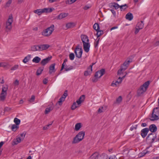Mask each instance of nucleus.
I'll list each match as a JSON object with an SVG mask.
<instances>
[{"label":"nucleus","mask_w":159,"mask_h":159,"mask_svg":"<svg viewBox=\"0 0 159 159\" xmlns=\"http://www.w3.org/2000/svg\"><path fill=\"white\" fill-rule=\"evenodd\" d=\"M20 137H19L16 138V139H14L13 141V145H16L18 143H20L21 141V139Z\"/></svg>","instance_id":"nucleus-24"},{"label":"nucleus","mask_w":159,"mask_h":159,"mask_svg":"<svg viewBox=\"0 0 159 159\" xmlns=\"http://www.w3.org/2000/svg\"><path fill=\"white\" fill-rule=\"evenodd\" d=\"M8 89V86L7 85H6L5 86L4 85L2 86V93H7V91Z\"/></svg>","instance_id":"nucleus-37"},{"label":"nucleus","mask_w":159,"mask_h":159,"mask_svg":"<svg viewBox=\"0 0 159 159\" xmlns=\"http://www.w3.org/2000/svg\"><path fill=\"white\" fill-rule=\"evenodd\" d=\"M31 57V56L30 55H28L26 57H25L24 59L23 60V62L25 63H26L30 60Z\"/></svg>","instance_id":"nucleus-28"},{"label":"nucleus","mask_w":159,"mask_h":159,"mask_svg":"<svg viewBox=\"0 0 159 159\" xmlns=\"http://www.w3.org/2000/svg\"><path fill=\"white\" fill-rule=\"evenodd\" d=\"M13 21V18L12 15L9 16L6 22L5 28L7 32L9 31L12 28V24Z\"/></svg>","instance_id":"nucleus-5"},{"label":"nucleus","mask_w":159,"mask_h":159,"mask_svg":"<svg viewBox=\"0 0 159 159\" xmlns=\"http://www.w3.org/2000/svg\"><path fill=\"white\" fill-rule=\"evenodd\" d=\"M103 34V31L102 30H98L97 31L96 35L97 36V38Z\"/></svg>","instance_id":"nucleus-38"},{"label":"nucleus","mask_w":159,"mask_h":159,"mask_svg":"<svg viewBox=\"0 0 159 159\" xmlns=\"http://www.w3.org/2000/svg\"><path fill=\"white\" fill-rule=\"evenodd\" d=\"M18 67H19L18 65H16L11 68V70H15L17 69L18 68Z\"/></svg>","instance_id":"nucleus-47"},{"label":"nucleus","mask_w":159,"mask_h":159,"mask_svg":"<svg viewBox=\"0 0 159 159\" xmlns=\"http://www.w3.org/2000/svg\"><path fill=\"white\" fill-rule=\"evenodd\" d=\"M76 103H77L76 102H74L72 105L71 106V109L72 110H75L76 108L77 107H79V106H77L76 104Z\"/></svg>","instance_id":"nucleus-39"},{"label":"nucleus","mask_w":159,"mask_h":159,"mask_svg":"<svg viewBox=\"0 0 159 159\" xmlns=\"http://www.w3.org/2000/svg\"><path fill=\"white\" fill-rule=\"evenodd\" d=\"M99 38L98 40L96 41V42L94 43V47L95 48H96L98 44L99 40Z\"/></svg>","instance_id":"nucleus-52"},{"label":"nucleus","mask_w":159,"mask_h":159,"mask_svg":"<svg viewBox=\"0 0 159 159\" xmlns=\"http://www.w3.org/2000/svg\"><path fill=\"white\" fill-rule=\"evenodd\" d=\"M77 0H67L66 2V3H68L69 4H71L75 2Z\"/></svg>","instance_id":"nucleus-48"},{"label":"nucleus","mask_w":159,"mask_h":159,"mask_svg":"<svg viewBox=\"0 0 159 159\" xmlns=\"http://www.w3.org/2000/svg\"><path fill=\"white\" fill-rule=\"evenodd\" d=\"M149 119L151 121L156 120L159 119V107L154 108L152 114L149 116Z\"/></svg>","instance_id":"nucleus-2"},{"label":"nucleus","mask_w":159,"mask_h":159,"mask_svg":"<svg viewBox=\"0 0 159 159\" xmlns=\"http://www.w3.org/2000/svg\"><path fill=\"white\" fill-rule=\"evenodd\" d=\"M39 51H41L48 49L50 47L49 45L48 44L38 45Z\"/></svg>","instance_id":"nucleus-12"},{"label":"nucleus","mask_w":159,"mask_h":159,"mask_svg":"<svg viewBox=\"0 0 159 159\" xmlns=\"http://www.w3.org/2000/svg\"><path fill=\"white\" fill-rule=\"evenodd\" d=\"M131 62L132 61H130L129 60H126L121 66L120 69L119 70V72H121V70L125 71L126 70L129 66V63Z\"/></svg>","instance_id":"nucleus-8"},{"label":"nucleus","mask_w":159,"mask_h":159,"mask_svg":"<svg viewBox=\"0 0 159 159\" xmlns=\"http://www.w3.org/2000/svg\"><path fill=\"white\" fill-rule=\"evenodd\" d=\"M75 25V23L73 22H70L66 24V27L68 29L72 28L74 27Z\"/></svg>","instance_id":"nucleus-23"},{"label":"nucleus","mask_w":159,"mask_h":159,"mask_svg":"<svg viewBox=\"0 0 159 159\" xmlns=\"http://www.w3.org/2000/svg\"><path fill=\"white\" fill-rule=\"evenodd\" d=\"M64 98L63 97H61L59 99V101L57 103H58L59 105H61L62 104V102L65 101Z\"/></svg>","instance_id":"nucleus-41"},{"label":"nucleus","mask_w":159,"mask_h":159,"mask_svg":"<svg viewBox=\"0 0 159 159\" xmlns=\"http://www.w3.org/2000/svg\"><path fill=\"white\" fill-rule=\"evenodd\" d=\"M109 159H117L115 156H112L110 157Z\"/></svg>","instance_id":"nucleus-63"},{"label":"nucleus","mask_w":159,"mask_h":159,"mask_svg":"<svg viewBox=\"0 0 159 159\" xmlns=\"http://www.w3.org/2000/svg\"><path fill=\"white\" fill-rule=\"evenodd\" d=\"M149 129L152 132L154 133L157 130V128L155 125L152 124L149 126Z\"/></svg>","instance_id":"nucleus-17"},{"label":"nucleus","mask_w":159,"mask_h":159,"mask_svg":"<svg viewBox=\"0 0 159 159\" xmlns=\"http://www.w3.org/2000/svg\"><path fill=\"white\" fill-rule=\"evenodd\" d=\"M84 131H81L79 132V133L73 138V140L72 141V143H76L81 141L84 139Z\"/></svg>","instance_id":"nucleus-3"},{"label":"nucleus","mask_w":159,"mask_h":159,"mask_svg":"<svg viewBox=\"0 0 159 159\" xmlns=\"http://www.w3.org/2000/svg\"><path fill=\"white\" fill-rule=\"evenodd\" d=\"M66 64V63H64V62H63L61 66V69L60 70L61 71L62 70L65 68V66Z\"/></svg>","instance_id":"nucleus-56"},{"label":"nucleus","mask_w":159,"mask_h":159,"mask_svg":"<svg viewBox=\"0 0 159 159\" xmlns=\"http://www.w3.org/2000/svg\"><path fill=\"white\" fill-rule=\"evenodd\" d=\"M103 108V107H102L101 108H99L98 110V111L99 113H101L102 112V109Z\"/></svg>","instance_id":"nucleus-60"},{"label":"nucleus","mask_w":159,"mask_h":159,"mask_svg":"<svg viewBox=\"0 0 159 159\" xmlns=\"http://www.w3.org/2000/svg\"><path fill=\"white\" fill-rule=\"evenodd\" d=\"M69 58L71 60H73L75 58V55L73 53H71L69 54Z\"/></svg>","instance_id":"nucleus-46"},{"label":"nucleus","mask_w":159,"mask_h":159,"mask_svg":"<svg viewBox=\"0 0 159 159\" xmlns=\"http://www.w3.org/2000/svg\"><path fill=\"white\" fill-rule=\"evenodd\" d=\"M122 100V97L120 96H119L118 98L116 100V102H114V103H120Z\"/></svg>","instance_id":"nucleus-44"},{"label":"nucleus","mask_w":159,"mask_h":159,"mask_svg":"<svg viewBox=\"0 0 159 159\" xmlns=\"http://www.w3.org/2000/svg\"><path fill=\"white\" fill-rule=\"evenodd\" d=\"M123 70H121V72H119V70L117 72V77L118 80H123L125 77L127 76V74L123 73Z\"/></svg>","instance_id":"nucleus-11"},{"label":"nucleus","mask_w":159,"mask_h":159,"mask_svg":"<svg viewBox=\"0 0 159 159\" xmlns=\"http://www.w3.org/2000/svg\"><path fill=\"white\" fill-rule=\"evenodd\" d=\"M52 57H48L47 58L43 59L41 61L40 64L42 66H44L48 63L52 58Z\"/></svg>","instance_id":"nucleus-13"},{"label":"nucleus","mask_w":159,"mask_h":159,"mask_svg":"<svg viewBox=\"0 0 159 159\" xmlns=\"http://www.w3.org/2000/svg\"><path fill=\"white\" fill-rule=\"evenodd\" d=\"M140 29H139L138 27H137L136 28L135 30L134 33L135 34H137L139 31Z\"/></svg>","instance_id":"nucleus-58"},{"label":"nucleus","mask_w":159,"mask_h":159,"mask_svg":"<svg viewBox=\"0 0 159 159\" xmlns=\"http://www.w3.org/2000/svg\"><path fill=\"white\" fill-rule=\"evenodd\" d=\"M137 127V125H135V126H132L130 129V130L131 131L133 130L134 129H136Z\"/></svg>","instance_id":"nucleus-50"},{"label":"nucleus","mask_w":159,"mask_h":159,"mask_svg":"<svg viewBox=\"0 0 159 159\" xmlns=\"http://www.w3.org/2000/svg\"><path fill=\"white\" fill-rule=\"evenodd\" d=\"M19 84V80H16L14 82V85L15 86H16L18 85Z\"/></svg>","instance_id":"nucleus-57"},{"label":"nucleus","mask_w":159,"mask_h":159,"mask_svg":"<svg viewBox=\"0 0 159 159\" xmlns=\"http://www.w3.org/2000/svg\"><path fill=\"white\" fill-rule=\"evenodd\" d=\"M144 26V23L143 21H141L139 22L137 25L136 27H138L140 29H142Z\"/></svg>","instance_id":"nucleus-25"},{"label":"nucleus","mask_w":159,"mask_h":159,"mask_svg":"<svg viewBox=\"0 0 159 159\" xmlns=\"http://www.w3.org/2000/svg\"><path fill=\"white\" fill-rule=\"evenodd\" d=\"M111 7H114L115 9H117L120 7V5L117 3L116 2L111 3Z\"/></svg>","instance_id":"nucleus-32"},{"label":"nucleus","mask_w":159,"mask_h":159,"mask_svg":"<svg viewBox=\"0 0 159 159\" xmlns=\"http://www.w3.org/2000/svg\"><path fill=\"white\" fill-rule=\"evenodd\" d=\"M26 134V133L25 132H24L20 134V136L21 137H22V139H23L24 138H25V135Z\"/></svg>","instance_id":"nucleus-54"},{"label":"nucleus","mask_w":159,"mask_h":159,"mask_svg":"<svg viewBox=\"0 0 159 159\" xmlns=\"http://www.w3.org/2000/svg\"><path fill=\"white\" fill-rule=\"evenodd\" d=\"M150 83V81L148 80L140 87L137 91V95L139 96H141L147 91Z\"/></svg>","instance_id":"nucleus-1"},{"label":"nucleus","mask_w":159,"mask_h":159,"mask_svg":"<svg viewBox=\"0 0 159 159\" xmlns=\"http://www.w3.org/2000/svg\"><path fill=\"white\" fill-rule=\"evenodd\" d=\"M77 48H76L77 49ZM78 50H75L74 52L75 54L76 57L79 58H80L82 57V55L83 53V49L81 47L80 49L78 48Z\"/></svg>","instance_id":"nucleus-10"},{"label":"nucleus","mask_w":159,"mask_h":159,"mask_svg":"<svg viewBox=\"0 0 159 159\" xmlns=\"http://www.w3.org/2000/svg\"><path fill=\"white\" fill-rule=\"evenodd\" d=\"M7 95V93H2L0 94V99L1 101H4L6 98Z\"/></svg>","instance_id":"nucleus-35"},{"label":"nucleus","mask_w":159,"mask_h":159,"mask_svg":"<svg viewBox=\"0 0 159 159\" xmlns=\"http://www.w3.org/2000/svg\"><path fill=\"white\" fill-rule=\"evenodd\" d=\"M41 59L39 57H35L32 60V61L36 63H39L41 61Z\"/></svg>","instance_id":"nucleus-29"},{"label":"nucleus","mask_w":159,"mask_h":159,"mask_svg":"<svg viewBox=\"0 0 159 159\" xmlns=\"http://www.w3.org/2000/svg\"><path fill=\"white\" fill-rule=\"evenodd\" d=\"M52 8H44L43 9H37L34 11V12L37 14L38 15H40L42 13L44 12H52Z\"/></svg>","instance_id":"nucleus-7"},{"label":"nucleus","mask_w":159,"mask_h":159,"mask_svg":"<svg viewBox=\"0 0 159 159\" xmlns=\"http://www.w3.org/2000/svg\"><path fill=\"white\" fill-rule=\"evenodd\" d=\"M54 25H52L50 27L44 30L42 32V35L47 37L49 36L54 31Z\"/></svg>","instance_id":"nucleus-4"},{"label":"nucleus","mask_w":159,"mask_h":159,"mask_svg":"<svg viewBox=\"0 0 159 159\" xmlns=\"http://www.w3.org/2000/svg\"><path fill=\"white\" fill-rule=\"evenodd\" d=\"M68 15L67 13H61L57 16V18L60 20L67 16Z\"/></svg>","instance_id":"nucleus-21"},{"label":"nucleus","mask_w":159,"mask_h":159,"mask_svg":"<svg viewBox=\"0 0 159 159\" xmlns=\"http://www.w3.org/2000/svg\"><path fill=\"white\" fill-rule=\"evenodd\" d=\"M110 11H111L112 13L113 14V15L114 16H115L116 15V11L113 10V9H111L110 10Z\"/></svg>","instance_id":"nucleus-59"},{"label":"nucleus","mask_w":159,"mask_h":159,"mask_svg":"<svg viewBox=\"0 0 159 159\" xmlns=\"http://www.w3.org/2000/svg\"><path fill=\"white\" fill-rule=\"evenodd\" d=\"M126 19L129 20H132L133 18V16L131 13L128 12L125 16Z\"/></svg>","instance_id":"nucleus-22"},{"label":"nucleus","mask_w":159,"mask_h":159,"mask_svg":"<svg viewBox=\"0 0 159 159\" xmlns=\"http://www.w3.org/2000/svg\"><path fill=\"white\" fill-rule=\"evenodd\" d=\"M90 7L89 6H86L84 7V10H87L90 8Z\"/></svg>","instance_id":"nucleus-61"},{"label":"nucleus","mask_w":159,"mask_h":159,"mask_svg":"<svg viewBox=\"0 0 159 159\" xmlns=\"http://www.w3.org/2000/svg\"><path fill=\"white\" fill-rule=\"evenodd\" d=\"M67 90H65L64 92V93L63 94L62 96L61 97H63V98H64V99L65 100L66 97L67 96Z\"/></svg>","instance_id":"nucleus-49"},{"label":"nucleus","mask_w":159,"mask_h":159,"mask_svg":"<svg viewBox=\"0 0 159 159\" xmlns=\"http://www.w3.org/2000/svg\"><path fill=\"white\" fill-rule=\"evenodd\" d=\"M83 44L84 50L86 52H88L89 51L90 47L89 43V42H87Z\"/></svg>","instance_id":"nucleus-15"},{"label":"nucleus","mask_w":159,"mask_h":159,"mask_svg":"<svg viewBox=\"0 0 159 159\" xmlns=\"http://www.w3.org/2000/svg\"><path fill=\"white\" fill-rule=\"evenodd\" d=\"M35 96L34 95H32L31 96V98L29 100V101L30 102H32L34 101V99H35Z\"/></svg>","instance_id":"nucleus-51"},{"label":"nucleus","mask_w":159,"mask_h":159,"mask_svg":"<svg viewBox=\"0 0 159 159\" xmlns=\"http://www.w3.org/2000/svg\"><path fill=\"white\" fill-rule=\"evenodd\" d=\"M39 46L38 45H33L31 47V50L33 51H39Z\"/></svg>","instance_id":"nucleus-31"},{"label":"nucleus","mask_w":159,"mask_h":159,"mask_svg":"<svg viewBox=\"0 0 159 159\" xmlns=\"http://www.w3.org/2000/svg\"><path fill=\"white\" fill-rule=\"evenodd\" d=\"M92 71V66H90L89 68H88L87 70L84 72V75L87 76L90 74Z\"/></svg>","instance_id":"nucleus-20"},{"label":"nucleus","mask_w":159,"mask_h":159,"mask_svg":"<svg viewBox=\"0 0 159 159\" xmlns=\"http://www.w3.org/2000/svg\"><path fill=\"white\" fill-rule=\"evenodd\" d=\"M147 124L145 123H143L141 125L143 127H146L147 126Z\"/></svg>","instance_id":"nucleus-62"},{"label":"nucleus","mask_w":159,"mask_h":159,"mask_svg":"<svg viewBox=\"0 0 159 159\" xmlns=\"http://www.w3.org/2000/svg\"><path fill=\"white\" fill-rule=\"evenodd\" d=\"M157 135L155 133H151L148 134L146 138V141L150 143H153L156 138Z\"/></svg>","instance_id":"nucleus-6"},{"label":"nucleus","mask_w":159,"mask_h":159,"mask_svg":"<svg viewBox=\"0 0 159 159\" xmlns=\"http://www.w3.org/2000/svg\"><path fill=\"white\" fill-rule=\"evenodd\" d=\"M155 46H157L159 45V41L155 43Z\"/></svg>","instance_id":"nucleus-64"},{"label":"nucleus","mask_w":159,"mask_h":159,"mask_svg":"<svg viewBox=\"0 0 159 159\" xmlns=\"http://www.w3.org/2000/svg\"><path fill=\"white\" fill-rule=\"evenodd\" d=\"M14 121V122L15 123L16 125H19L20 124V120L17 118H15Z\"/></svg>","instance_id":"nucleus-43"},{"label":"nucleus","mask_w":159,"mask_h":159,"mask_svg":"<svg viewBox=\"0 0 159 159\" xmlns=\"http://www.w3.org/2000/svg\"><path fill=\"white\" fill-rule=\"evenodd\" d=\"M12 2L11 0H9L6 3V6L7 7H9L10 4Z\"/></svg>","instance_id":"nucleus-55"},{"label":"nucleus","mask_w":159,"mask_h":159,"mask_svg":"<svg viewBox=\"0 0 159 159\" xmlns=\"http://www.w3.org/2000/svg\"><path fill=\"white\" fill-rule=\"evenodd\" d=\"M53 107L52 105H51L49 107H47V108H46L45 111V114H47L50 111L53 110Z\"/></svg>","instance_id":"nucleus-26"},{"label":"nucleus","mask_w":159,"mask_h":159,"mask_svg":"<svg viewBox=\"0 0 159 159\" xmlns=\"http://www.w3.org/2000/svg\"><path fill=\"white\" fill-rule=\"evenodd\" d=\"M0 66H2V67H6L7 65V63H0Z\"/></svg>","instance_id":"nucleus-53"},{"label":"nucleus","mask_w":159,"mask_h":159,"mask_svg":"<svg viewBox=\"0 0 159 159\" xmlns=\"http://www.w3.org/2000/svg\"><path fill=\"white\" fill-rule=\"evenodd\" d=\"M93 28L97 31L100 29L99 25L97 23H96L93 25Z\"/></svg>","instance_id":"nucleus-36"},{"label":"nucleus","mask_w":159,"mask_h":159,"mask_svg":"<svg viewBox=\"0 0 159 159\" xmlns=\"http://www.w3.org/2000/svg\"><path fill=\"white\" fill-rule=\"evenodd\" d=\"M128 6L126 4H125L124 5L120 6L119 7H120V10L122 11L123 10H125L127 7Z\"/></svg>","instance_id":"nucleus-42"},{"label":"nucleus","mask_w":159,"mask_h":159,"mask_svg":"<svg viewBox=\"0 0 159 159\" xmlns=\"http://www.w3.org/2000/svg\"><path fill=\"white\" fill-rule=\"evenodd\" d=\"M85 96L84 95H82L79 98L78 100H77L76 102L77 103V105H79L81 103L83 102L85 99Z\"/></svg>","instance_id":"nucleus-18"},{"label":"nucleus","mask_w":159,"mask_h":159,"mask_svg":"<svg viewBox=\"0 0 159 159\" xmlns=\"http://www.w3.org/2000/svg\"><path fill=\"white\" fill-rule=\"evenodd\" d=\"M19 128V126L16 125L15 124L12 125L11 129L13 131H15L16 129Z\"/></svg>","instance_id":"nucleus-40"},{"label":"nucleus","mask_w":159,"mask_h":159,"mask_svg":"<svg viewBox=\"0 0 159 159\" xmlns=\"http://www.w3.org/2000/svg\"><path fill=\"white\" fill-rule=\"evenodd\" d=\"M55 63L52 64L50 66L49 68V73L50 74H52V72H54L55 71Z\"/></svg>","instance_id":"nucleus-19"},{"label":"nucleus","mask_w":159,"mask_h":159,"mask_svg":"<svg viewBox=\"0 0 159 159\" xmlns=\"http://www.w3.org/2000/svg\"><path fill=\"white\" fill-rule=\"evenodd\" d=\"M122 80H120L119 81H113L111 84V85L112 86H117L119 84H121Z\"/></svg>","instance_id":"nucleus-27"},{"label":"nucleus","mask_w":159,"mask_h":159,"mask_svg":"<svg viewBox=\"0 0 159 159\" xmlns=\"http://www.w3.org/2000/svg\"><path fill=\"white\" fill-rule=\"evenodd\" d=\"M149 131V129L148 128H145L142 129L141 131V135L143 138H144L147 136L148 132Z\"/></svg>","instance_id":"nucleus-14"},{"label":"nucleus","mask_w":159,"mask_h":159,"mask_svg":"<svg viewBox=\"0 0 159 159\" xmlns=\"http://www.w3.org/2000/svg\"><path fill=\"white\" fill-rule=\"evenodd\" d=\"M53 122V121L51 122V123L50 124L47 125H46V126H44L43 128V130H46V129H48V127L52 125Z\"/></svg>","instance_id":"nucleus-45"},{"label":"nucleus","mask_w":159,"mask_h":159,"mask_svg":"<svg viewBox=\"0 0 159 159\" xmlns=\"http://www.w3.org/2000/svg\"><path fill=\"white\" fill-rule=\"evenodd\" d=\"M81 127V124L80 123H77L75 126V129L76 131L79 130Z\"/></svg>","instance_id":"nucleus-34"},{"label":"nucleus","mask_w":159,"mask_h":159,"mask_svg":"<svg viewBox=\"0 0 159 159\" xmlns=\"http://www.w3.org/2000/svg\"><path fill=\"white\" fill-rule=\"evenodd\" d=\"M44 69V67H41L39 68L36 72V75H40L42 73V72L43 70Z\"/></svg>","instance_id":"nucleus-30"},{"label":"nucleus","mask_w":159,"mask_h":159,"mask_svg":"<svg viewBox=\"0 0 159 159\" xmlns=\"http://www.w3.org/2000/svg\"><path fill=\"white\" fill-rule=\"evenodd\" d=\"M64 69L65 71H67L73 69V66H72L66 65Z\"/></svg>","instance_id":"nucleus-33"},{"label":"nucleus","mask_w":159,"mask_h":159,"mask_svg":"<svg viewBox=\"0 0 159 159\" xmlns=\"http://www.w3.org/2000/svg\"><path fill=\"white\" fill-rule=\"evenodd\" d=\"M105 69H102L96 72L95 77L97 78H99L105 74Z\"/></svg>","instance_id":"nucleus-9"},{"label":"nucleus","mask_w":159,"mask_h":159,"mask_svg":"<svg viewBox=\"0 0 159 159\" xmlns=\"http://www.w3.org/2000/svg\"><path fill=\"white\" fill-rule=\"evenodd\" d=\"M81 38L83 43L89 42V39L87 35L82 34L81 35Z\"/></svg>","instance_id":"nucleus-16"}]
</instances>
